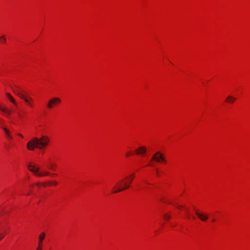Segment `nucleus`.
<instances>
[{
	"mask_svg": "<svg viewBox=\"0 0 250 250\" xmlns=\"http://www.w3.org/2000/svg\"><path fill=\"white\" fill-rule=\"evenodd\" d=\"M6 42V39L4 36H0V43H4Z\"/></svg>",
	"mask_w": 250,
	"mask_h": 250,
	"instance_id": "17",
	"label": "nucleus"
},
{
	"mask_svg": "<svg viewBox=\"0 0 250 250\" xmlns=\"http://www.w3.org/2000/svg\"><path fill=\"white\" fill-rule=\"evenodd\" d=\"M154 170L155 174L157 176H160V172L159 171V170H158V169H157V168H155Z\"/></svg>",
	"mask_w": 250,
	"mask_h": 250,
	"instance_id": "19",
	"label": "nucleus"
},
{
	"mask_svg": "<svg viewBox=\"0 0 250 250\" xmlns=\"http://www.w3.org/2000/svg\"><path fill=\"white\" fill-rule=\"evenodd\" d=\"M54 185L56 186L57 185V183L56 182H54Z\"/></svg>",
	"mask_w": 250,
	"mask_h": 250,
	"instance_id": "22",
	"label": "nucleus"
},
{
	"mask_svg": "<svg viewBox=\"0 0 250 250\" xmlns=\"http://www.w3.org/2000/svg\"><path fill=\"white\" fill-rule=\"evenodd\" d=\"M215 219H213V220H212V222H215Z\"/></svg>",
	"mask_w": 250,
	"mask_h": 250,
	"instance_id": "23",
	"label": "nucleus"
},
{
	"mask_svg": "<svg viewBox=\"0 0 250 250\" xmlns=\"http://www.w3.org/2000/svg\"><path fill=\"white\" fill-rule=\"evenodd\" d=\"M44 237H45V233L44 232L41 233L39 236V245L40 246L42 245V241L43 240Z\"/></svg>",
	"mask_w": 250,
	"mask_h": 250,
	"instance_id": "14",
	"label": "nucleus"
},
{
	"mask_svg": "<svg viewBox=\"0 0 250 250\" xmlns=\"http://www.w3.org/2000/svg\"><path fill=\"white\" fill-rule=\"evenodd\" d=\"M176 207L179 210L184 211L185 212V213L186 214V215L188 218H190L192 217L193 218V219H194V220L196 219V217L195 216H194V215L191 216V215L189 212L188 209L186 206L179 205L177 204Z\"/></svg>",
	"mask_w": 250,
	"mask_h": 250,
	"instance_id": "9",
	"label": "nucleus"
},
{
	"mask_svg": "<svg viewBox=\"0 0 250 250\" xmlns=\"http://www.w3.org/2000/svg\"><path fill=\"white\" fill-rule=\"evenodd\" d=\"M44 185H45V184L43 183H38L36 184L35 185L33 186V189H32L33 191L32 192L34 191L36 188H37L39 187L44 186Z\"/></svg>",
	"mask_w": 250,
	"mask_h": 250,
	"instance_id": "16",
	"label": "nucleus"
},
{
	"mask_svg": "<svg viewBox=\"0 0 250 250\" xmlns=\"http://www.w3.org/2000/svg\"><path fill=\"white\" fill-rule=\"evenodd\" d=\"M18 135H19L20 137H21V138H23V136L21 134H18Z\"/></svg>",
	"mask_w": 250,
	"mask_h": 250,
	"instance_id": "21",
	"label": "nucleus"
},
{
	"mask_svg": "<svg viewBox=\"0 0 250 250\" xmlns=\"http://www.w3.org/2000/svg\"><path fill=\"white\" fill-rule=\"evenodd\" d=\"M61 103V100L59 98H53L51 99L47 104V107L49 109H52L54 106L57 105Z\"/></svg>",
	"mask_w": 250,
	"mask_h": 250,
	"instance_id": "8",
	"label": "nucleus"
},
{
	"mask_svg": "<svg viewBox=\"0 0 250 250\" xmlns=\"http://www.w3.org/2000/svg\"><path fill=\"white\" fill-rule=\"evenodd\" d=\"M6 228H5L4 225L2 224L1 223V219H0V240L3 237V232L6 231Z\"/></svg>",
	"mask_w": 250,
	"mask_h": 250,
	"instance_id": "12",
	"label": "nucleus"
},
{
	"mask_svg": "<svg viewBox=\"0 0 250 250\" xmlns=\"http://www.w3.org/2000/svg\"><path fill=\"white\" fill-rule=\"evenodd\" d=\"M195 213L196 216L202 221L205 222L207 221L208 218V215L205 213L196 211Z\"/></svg>",
	"mask_w": 250,
	"mask_h": 250,
	"instance_id": "11",
	"label": "nucleus"
},
{
	"mask_svg": "<svg viewBox=\"0 0 250 250\" xmlns=\"http://www.w3.org/2000/svg\"><path fill=\"white\" fill-rule=\"evenodd\" d=\"M44 165L48 169L52 171H55L56 165L54 164L50 159H49L47 161L45 162Z\"/></svg>",
	"mask_w": 250,
	"mask_h": 250,
	"instance_id": "10",
	"label": "nucleus"
},
{
	"mask_svg": "<svg viewBox=\"0 0 250 250\" xmlns=\"http://www.w3.org/2000/svg\"><path fill=\"white\" fill-rule=\"evenodd\" d=\"M3 130L4 131V133H5V134L6 137L9 139H12V137L11 136L10 131L6 128H4Z\"/></svg>",
	"mask_w": 250,
	"mask_h": 250,
	"instance_id": "15",
	"label": "nucleus"
},
{
	"mask_svg": "<svg viewBox=\"0 0 250 250\" xmlns=\"http://www.w3.org/2000/svg\"><path fill=\"white\" fill-rule=\"evenodd\" d=\"M28 169L37 176L43 177L50 175V173L48 171H40L39 166L32 163L28 165Z\"/></svg>",
	"mask_w": 250,
	"mask_h": 250,
	"instance_id": "6",
	"label": "nucleus"
},
{
	"mask_svg": "<svg viewBox=\"0 0 250 250\" xmlns=\"http://www.w3.org/2000/svg\"><path fill=\"white\" fill-rule=\"evenodd\" d=\"M170 218V215L168 214H165L164 215V218L166 220H168Z\"/></svg>",
	"mask_w": 250,
	"mask_h": 250,
	"instance_id": "18",
	"label": "nucleus"
},
{
	"mask_svg": "<svg viewBox=\"0 0 250 250\" xmlns=\"http://www.w3.org/2000/svg\"><path fill=\"white\" fill-rule=\"evenodd\" d=\"M134 154L138 156V158L134 161V163L135 167L138 168V170L147 166L154 167L155 163H164L166 162L163 155L160 152L156 153L149 160L150 154L144 146H140L134 151H129L125 154V156L126 157H129Z\"/></svg>",
	"mask_w": 250,
	"mask_h": 250,
	"instance_id": "1",
	"label": "nucleus"
},
{
	"mask_svg": "<svg viewBox=\"0 0 250 250\" xmlns=\"http://www.w3.org/2000/svg\"><path fill=\"white\" fill-rule=\"evenodd\" d=\"M155 186L151 185L149 182H148L147 180H144L142 183L139 184L137 185V189L139 190H151V188H153Z\"/></svg>",
	"mask_w": 250,
	"mask_h": 250,
	"instance_id": "7",
	"label": "nucleus"
},
{
	"mask_svg": "<svg viewBox=\"0 0 250 250\" xmlns=\"http://www.w3.org/2000/svg\"><path fill=\"white\" fill-rule=\"evenodd\" d=\"M49 142V139L42 135L40 138L34 137L27 144V147L29 150H33L35 148L40 149H44Z\"/></svg>",
	"mask_w": 250,
	"mask_h": 250,
	"instance_id": "3",
	"label": "nucleus"
},
{
	"mask_svg": "<svg viewBox=\"0 0 250 250\" xmlns=\"http://www.w3.org/2000/svg\"><path fill=\"white\" fill-rule=\"evenodd\" d=\"M236 100L235 98H234L231 96H229L226 99L225 102L229 104H233Z\"/></svg>",
	"mask_w": 250,
	"mask_h": 250,
	"instance_id": "13",
	"label": "nucleus"
},
{
	"mask_svg": "<svg viewBox=\"0 0 250 250\" xmlns=\"http://www.w3.org/2000/svg\"><path fill=\"white\" fill-rule=\"evenodd\" d=\"M135 177V174L133 173L124 179L120 180L113 188L112 193L119 192L128 188Z\"/></svg>",
	"mask_w": 250,
	"mask_h": 250,
	"instance_id": "5",
	"label": "nucleus"
},
{
	"mask_svg": "<svg viewBox=\"0 0 250 250\" xmlns=\"http://www.w3.org/2000/svg\"><path fill=\"white\" fill-rule=\"evenodd\" d=\"M13 90L15 94L24 100L25 105L31 109L35 107L33 99L25 90L19 86H15Z\"/></svg>",
	"mask_w": 250,
	"mask_h": 250,
	"instance_id": "4",
	"label": "nucleus"
},
{
	"mask_svg": "<svg viewBox=\"0 0 250 250\" xmlns=\"http://www.w3.org/2000/svg\"><path fill=\"white\" fill-rule=\"evenodd\" d=\"M42 245L40 246V245H39V246H38V248H37V250H42Z\"/></svg>",
	"mask_w": 250,
	"mask_h": 250,
	"instance_id": "20",
	"label": "nucleus"
},
{
	"mask_svg": "<svg viewBox=\"0 0 250 250\" xmlns=\"http://www.w3.org/2000/svg\"><path fill=\"white\" fill-rule=\"evenodd\" d=\"M54 175H55V174H51V176H54Z\"/></svg>",
	"mask_w": 250,
	"mask_h": 250,
	"instance_id": "24",
	"label": "nucleus"
},
{
	"mask_svg": "<svg viewBox=\"0 0 250 250\" xmlns=\"http://www.w3.org/2000/svg\"><path fill=\"white\" fill-rule=\"evenodd\" d=\"M6 97L7 99L10 101L14 105V106L11 107L10 109L3 107L0 104V110L3 113V114L7 117H10L12 114L16 115L21 120L26 119L28 116V113L25 111L20 110L18 109V105L16 103L14 98L9 94L6 93Z\"/></svg>",
	"mask_w": 250,
	"mask_h": 250,
	"instance_id": "2",
	"label": "nucleus"
}]
</instances>
